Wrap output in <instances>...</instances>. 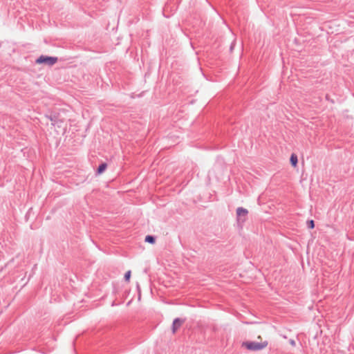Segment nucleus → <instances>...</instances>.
Segmentation results:
<instances>
[{"label":"nucleus","instance_id":"nucleus-2","mask_svg":"<svg viewBox=\"0 0 354 354\" xmlns=\"http://www.w3.org/2000/svg\"><path fill=\"white\" fill-rule=\"evenodd\" d=\"M57 57H49V56H45V55H41L36 60V63L37 64H44L48 66H53L55 63H57Z\"/></svg>","mask_w":354,"mask_h":354},{"label":"nucleus","instance_id":"nucleus-1","mask_svg":"<svg viewBox=\"0 0 354 354\" xmlns=\"http://www.w3.org/2000/svg\"><path fill=\"white\" fill-rule=\"evenodd\" d=\"M258 339L261 341L259 342L246 341L241 344V346L248 351H260L265 348L268 346V342L262 341V338L260 335L258 336Z\"/></svg>","mask_w":354,"mask_h":354},{"label":"nucleus","instance_id":"nucleus-6","mask_svg":"<svg viewBox=\"0 0 354 354\" xmlns=\"http://www.w3.org/2000/svg\"><path fill=\"white\" fill-rule=\"evenodd\" d=\"M107 167V165L106 163H102L100 165L97 169V173L99 174H102Z\"/></svg>","mask_w":354,"mask_h":354},{"label":"nucleus","instance_id":"nucleus-4","mask_svg":"<svg viewBox=\"0 0 354 354\" xmlns=\"http://www.w3.org/2000/svg\"><path fill=\"white\" fill-rule=\"evenodd\" d=\"M248 214V209L243 207H238L236 209V214L238 217L245 216Z\"/></svg>","mask_w":354,"mask_h":354},{"label":"nucleus","instance_id":"nucleus-3","mask_svg":"<svg viewBox=\"0 0 354 354\" xmlns=\"http://www.w3.org/2000/svg\"><path fill=\"white\" fill-rule=\"evenodd\" d=\"M185 320L180 318H176L174 320L172 324L173 333H175L177 331V330L182 326Z\"/></svg>","mask_w":354,"mask_h":354},{"label":"nucleus","instance_id":"nucleus-5","mask_svg":"<svg viewBox=\"0 0 354 354\" xmlns=\"http://www.w3.org/2000/svg\"><path fill=\"white\" fill-rule=\"evenodd\" d=\"M290 164L292 165V166L293 167H296L297 166V162H298L297 156L295 153H292L290 156Z\"/></svg>","mask_w":354,"mask_h":354},{"label":"nucleus","instance_id":"nucleus-9","mask_svg":"<svg viewBox=\"0 0 354 354\" xmlns=\"http://www.w3.org/2000/svg\"><path fill=\"white\" fill-rule=\"evenodd\" d=\"M308 225L309 228L313 229L315 227L314 221L313 220H310L308 222Z\"/></svg>","mask_w":354,"mask_h":354},{"label":"nucleus","instance_id":"nucleus-7","mask_svg":"<svg viewBox=\"0 0 354 354\" xmlns=\"http://www.w3.org/2000/svg\"><path fill=\"white\" fill-rule=\"evenodd\" d=\"M145 241L150 243H154L155 239L153 236L149 235L145 237Z\"/></svg>","mask_w":354,"mask_h":354},{"label":"nucleus","instance_id":"nucleus-8","mask_svg":"<svg viewBox=\"0 0 354 354\" xmlns=\"http://www.w3.org/2000/svg\"><path fill=\"white\" fill-rule=\"evenodd\" d=\"M131 275V272L130 270L127 271L124 274V279L127 281H129L130 280Z\"/></svg>","mask_w":354,"mask_h":354}]
</instances>
